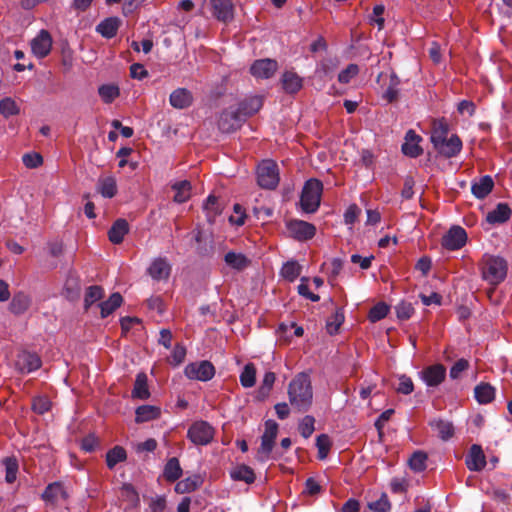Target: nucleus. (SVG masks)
Masks as SVG:
<instances>
[{"mask_svg": "<svg viewBox=\"0 0 512 512\" xmlns=\"http://www.w3.org/2000/svg\"><path fill=\"white\" fill-rule=\"evenodd\" d=\"M203 208L206 211L208 220L210 222L214 221L215 217L221 213L217 197H215L214 195L208 196L203 205Z\"/></svg>", "mask_w": 512, "mask_h": 512, "instance_id": "nucleus-48", "label": "nucleus"}, {"mask_svg": "<svg viewBox=\"0 0 512 512\" xmlns=\"http://www.w3.org/2000/svg\"><path fill=\"white\" fill-rule=\"evenodd\" d=\"M182 475L180 462L176 457L170 458L165 464L163 476L169 482L178 480Z\"/></svg>", "mask_w": 512, "mask_h": 512, "instance_id": "nucleus-34", "label": "nucleus"}, {"mask_svg": "<svg viewBox=\"0 0 512 512\" xmlns=\"http://www.w3.org/2000/svg\"><path fill=\"white\" fill-rule=\"evenodd\" d=\"M314 424H315V419L313 416H310V415H306L299 423V432L300 434L302 435V437L304 438H309L315 428H314Z\"/></svg>", "mask_w": 512, "mask_h": 512, "instance_id": "nucleus-53", "label": "nucleus"}, {"mask_svg": "<svg viewBox=\"0 0 512 512\" xmlns=\"http://www.w3.org/2000/svg\"><path fill=\"white\" fill-rule=\"evenodd\" d=\"M119 23L117 17L106 18L97 25L96 31L105 38H112L117 34Z\"/></svg>", "mask_w": 512, "mask_h": 512, "instance_id": "nucleus-30", "label": "nucleus"}, {"mask_svg": "<svg viewBox=\"0 0 512 512\" xmlns=\"http://www.w3.org/2000/svg\"><path fill=\"white\" fill-rule=\"evenodd\" d=\"M98 191L105 198H112L117 193V184L114 177L109 176L99 180Z\"/></svg>", "mask_w": 512, "mask_h": 512, "instance_id": "nucleus-39", "label": "nucleus"}, {"mask_svg": "<svg viewBox=\"0 0 512 512\" xmlns=\"http://www.w3.org/2000/svg\"><path fill=\"white\" fill-rule=\"evenodd\" d=\"M457 110L460 114H467L468 116H473L476 111V106L472 101L462 100L459 102L457 106Z\"/></svg>", "mask_w": 512, "mask_h": 512, "instance_id": "nucleus-63", "label": "nucleus"}, {"mask_svg": "<svg viewBox=\"0 0 512 512\" xmlns=\"http://www.w3.org/2000/svg\"><path fill=\"white\" fill-rule=\"evenodd\" d=\"M359 73V67L357 64H349L338 74V81L341 84H348L355 76Z\"/></svg>", "mask_w": 512, "mask_h": 512, "instance_id": "nucleus-54", "label": "nucleus"}, {"mask_svg": "<svg viewBox=\"0 0 512 512\" xmlns=\"http://www.w3.org/2000/svg\"><path fill=\"white\" fill-rule=\"evenodd\" d=\"M132 396L141 400L147 399L150 396L145 373H139L136 376Z\"/></svg>", "mask_w": 512, "mask_h": 512, "instance_id": "nucleus-35", "label": "nucleus"}, {"mask_svg": "<svg viewBox=\"0 0 512 512\" xmlns=\"http://www.w3.org/2000/svg\"><path fill=\"white\" fill-rule=\"evenodd\" d=\"M52 47V38L47 30H41L31 41V50L38 58L46 57Z\"/></svg>", "mask_w": 512, "mask_h": 512, "instance_id": "nucleus-14", "label": "nucleus"}, {"mask_svg": "<svg viewBox=\"0 0 512 512\" xmlns=\"http://www.w3.org/2000/svg\"><path fill=\"white\" fill-rule=\"evenodd\" d=\"M298 293L312 302L320 300V297L317 294L310 292L308 285L305 283V278H302L301 283L298 285Z\"/></svg>", "mask_w": 512, "mask_h": 512, "instance_id": "nucleus-62", "label": "nucleus"}, {"mask_svg": "<svg viewBox=\"0 0 512 512\" xmlns=\"http://www.w3.org/2000/svg\"><path fill=\"white\" fill-rule=\"evenodd\" d=\"M31 302V297L28 294L20 291L14 294L10 302L9 309L13 314L20 315L29 309Z\"/></svg>", "mask_w": 512, "mask_h": 512, "instance_id": "nucleus-24", "label": "nucleus"}, {"mask_svg": "<svg viewBox=\"0 0 512 512\" xmlns=\"http://www.w3.org/2000/svg\"><path fill=\"white\" fill-rule=\"evenodd\" d=\"M434 148L445 158H453L461 152L462 141L454 134L449 139H445L442 144H437Z\"/></svg>", "mask_w": 512, "mask_h": 512, "instance_id": "nucleus-17", "label": "nucleus"}, {"mask_svg": "<svg viewBox=\"0 0 512 512\" xmlns=\"http://www.w3.org/2000/svg\"><path fill=\"white\" fill-rule=\"evenodd\" d=\"M426 461V453L415 451L409 458V466L414 472H422L426 469Z\"/></svg>", "mask_w": 512, "mask_h": 512, "instance_id": "nucleus-45", "label": "nucleus"}, {"mask_svg": "<svg viewBox=\"0 0 512 512\" xmlns=\"http://www.w3.org/2000/svg\"><path fill=\"white\" fill-rule=\"evenodd\" d=\"M184 373L189 379L208 381L213 378L215 368L209 361L204 360L188 364Z\"/></svg>", "mask_w": 512, "mask_h": 512, "instance_id": "nucleus-8", "label": "nucleus"}, {"mask_svg": "<svg viewBox=\"0 0 512 512\" xmlns=\"http://www.w3.org/2000/svg\"><path fill=\"white\" fill-rule=\"evenodd\" d=\"M250 113L242 103L238 107H229L219 116L218 127L224 133H230L238 129Z\"/></svg>", "mask_w": 512, "mask_h": 512, "instance_id": "nucleus-4", "label": "nucleus"}, {"mask_svg": "<svg viewBox=\"0 0 512 512\" xmlns=\"http://www.w3.org/2000/svg\"><path fill=\"white\" fill-rule=\"evenodd\" d=\"M467 242V233L458 225L452 226L442 238V246L450 251L461 249Z\"/></svg>", "mask_w": 512, "mask_h": 512, "instance_id": "nucleus-9", "label": "nucleus"}, {"mask_svg": "<svg viewBox=\"0 0 512 512\" xmlns=\"http://www.w3.org/2000/svg\"><path fill=\"white\" fill-rule=\"evenodd\" d=\"M276 375L272 371H266L263 375L261 386L258 387V401L266 399L273 388Z\"/></svg>", "mask_w": 512, "mask_h": 512, "instance_id": "nucleus-38", "label": "nucleus"}, {"mask_svg": "<svg viewBox=\"0 0 512 512\" xmlns=\"http://www.w3.org/2000/svg\"><path fill=\"white\" fill-rule=\"evenodd\" d=\"M287 228L293 238L299 241L312 239L316 234L315 226L303 220H291Z\"/></svg>", "mask_w": 512, "mask_h": 512, "instance_id": "nucleus-12", "label": "nucleus"}, {"mask_svg": "<svg viewBox=\"0 0 512 512\" xmlns=\"http://www.w3.org/2000/svg\"><path fill=\"white\" fill-rule=\"evenodd\" d=\"M213 16L222 22H229L234 17L232 0H210Z\"/></svg>", "mask_w": 512, "mask_h": 512, "instance_id": "nucleus-15", "label": "nucleus"}, {"mask_svg": "<svg viewBox=\"0 0 512 512\" xmlns=\"http://www.w3.org/2000/svg\"><path fill=\"white\" fill-rule=\"evenodd\" d=\"M322 191L323 184L320 180L312 178L305 182L300 196V206L305 213H315L318 210Z\"/></svg>", "mask_w": 512, "mask_h": 512, "instance_id": "nucleus-3", "label": "nucleus"}, {"mask_svg": "<svg viewBox=\"0 0 512 512\" xmlns=\"http://www.w3.org/2000/svg\"><path fill=\"white\" fill-rule=\"evenodd\" d=\"M5 468H6V476L5 480L8 483H13L17 477L18 464L15 459L6 458L4 460Z\"/></svg>", "mask_w": 512, "mask_h": 512, "instance_id": "nucleus-55", "label": "nucleus"}, {"mask_svg": "<svg viewBox=\"0 0 512 512\" xmlns=\"http://www.w3.org/2000/svg\"><path fill=\"white\" fill-rule=\"evenodd\" d=\"M385 11V6L383 4H377L373 7L372 14L369 16V22L371 24H376L378 30H382L384 28L385 19L383 18V14Z\"/></svg>", "mask_w": 512, "mask_h": 512, "instance_id": "nucleus-51", "label": "nucleus"}, {"mask_svg": "<svg viewBox=\"0 0 512 512\" xmlns=\"http://www.w3.org/2000/svg\"><path fill=\"white\" fill-rule=\"evenodd\" d=\"M51 402L46 397H37L33 400L32 408L38 414H44L49 411Z\"/></svg>", "mask_w": 512, "mask_h": 512, "instance_id": "nucleus-60", "label": "nucleus"}, {"mask_svg": "<svg viewBox=\"0 0 512 512\" xmlns=\"http://www.w3.org/2000/svg\"><path fill=\"white\" fill-rule=\"evenodd\" d=\"M368 506L375 512H388L391 508L388 497L385 494H382L378 500L370 502Z\"/></svg>", "mask_w": 512, "mask_h": 512, "instance_id": "nucleus-58", "label": "nucleus"}, {"mask_svg": "<svg viewBox=\"0 0 512 512\" xmlns=\"http://www.w3.org/2000/svg\"><path fill=\"white\" fill-rule=\"evenodd\" d=\"M280 182V171L276 161L264 159L258 162V187L275 190Z\"/></svg>", "mask_w": 512, "mask_h": 512, "instance_id": "nucleus-5", "label": "nucleus"}, {"mask_svg": "<svg viewBox=\"0 0 512 512\" xmlns=\"http://www.w3.org/2000/svg\"><path fill=\"white\" fill-rule=\"evenodd\" d=\"M316 447L318 449V458L323 460L328 456L331 448V441L326 434H320L316 438Z\"/></svg>", "mask_w": 512, "mask_h": 512, "instance_id": "nucleus-50", "label": "nucleus"}, {"mask_svg": "<svg viewBox=\"0 0 512 512\" xmlns=\"http://www.w3.org/2000/svg\"><path fill=\"white\" fill-rule=\"evenodd\" d=\"M281 276L289 282L295 281L301 273V266L297 261L291 260L283 264Z\"/></svg>", "mask_w": 512, "mask_h": 512, "instance_id": "nucleus-41", "label": "nucleus"}, {"mask_svg": "<svg viewBox=\"0 0 512 512\" xmlns=\"http://www.w3.org/2000/svg\"><path fill=\"white\" fill-rule=\"evenodd\" d=\"M169 102L176 109H185L192 104L193 96L189 90L178 88L170 94Z\"/></svg>", "mask_w": 512, "mask_h": 512, "instance_id": "nucleus-20", "label": "nucleus"}, {"mask_svg": "<svg viewBox=\"0 0 512 512\" xmlns=\"http://www.w3.org/2000/svg\"><path fill=\"white\" fill-rule=\"evenodd\" d=\"M256 381V370L253 363H249L245 366L243 372L240 375V382L244 387H252Z\"/></svg>", "mask_w": 512, "mask_h": 512, "instance_id": "nucleus-49", "label": "nucleus"}, {"mask_svg": "<svg viewBox=\"0 0 512 512\" xmlns=\"http://www.w3.org/2000/svg\"><path fill=\"white\" fill-rule=\"evenodd\" d=\"M127 453L121 446H115L106 454V464L109 469H113L118 463L125 461Z\"/></svg>", "mask_w": 512, "mask_h": 512, "instance_id": "nucleus-40", "label": "nucleus"}, {"mask_svg": "<svg viewBox=\"0 0 512 512\" xmlns=\"http://www.w3.org/2000/svg\"><path fill=\"white\" fill-rule=\"evenodd\" d=\"M98 93L103 102L111 103L119 96L120 90L114 84H104L99 87Z\"/></svg>", "mask_w": 512, "mask_h": 512, "instance_id": "nucleus-44", "label": "nucleus"}, {"mask_svg": "<svg viewBox=\"0 0 512 512\" xmlns=\"http://www.w3.org/2000/svg\"><path fill=\"white\" fill-rule=\"evenodd\" d=\"M282 87L286 93H297L303 86L302 78L295 72L285 71L281 77Z\"/></svg>", "mask_w": 512, "mask_h": 512, "instance_id": "nucleus-22", "label": "nucleus"}, {"mask_svg": "<svg viewBox=\"0 0 512 512\" xmlns=\"http://www.w3.org/2000/svg\"><path fill=\"white\" fill-rule=\"evenodd\" d=\"M278 433V424L274 420L265 422V431L261 437V445L258 453L261 452L266 457L277 459L282 456V452L278 449L274 450V442Z\"/></svg>", "mask_w": 512, "mask_h": 512, "instance_id": "nucleus-7", "label": "nucleus"}, {"mask_svg": "<svg viewBox=\"0 0 512 512\" xmlns=\"http://www.w3.org/2000/svg\"><path fill=\"white\" fill-rule=\"evenodd\" d=\"M512 215V210L507 203H498L495 209L488 212L486 215V221L489 224H503L507 222Z\"/></svg>", "mask_w": 512, "mask_h": 512, "instance_id": "nucleus-19", "label": "nucleus"}, {"mask_svg": "<svg viewBox=\"0 0 512 512\" xmlns=\"http://www.w3.org/2000/svg\"><path fill=\"white\" fill-rule=\"evenodd\" d=\"M129 232V224L125 219H117L108 231L109 240L113 244L123 242L125 235Z\"/></svg>", "mask_w": 512, "mask_h": 512, "instance_id": "nucleus-23", "label": "nucleus"}, {"mask_svg": "<svg viewBox=\"0 0 512 512\" xmlns=\"http://www.w3.org/2000/svg\"><path fill=\"white\" fill-rule=\"evenodd\" d=\"M469 367V363L466 359L461 358L457 360L453 366L450 368L449 375L451 379H458L462 372H464Z\"/></svg>", "mask_w": 512, "mask_h": 512, "instance_id": "nucleus-59", "label": "nucleus"}, {"mask_svg": "<svg viewBox=\"0 0 512 512\" xmlns=\"http://www.w3.org/2000/svg\"><path fill=\"white\" fill-rule=\"evenodd\" d=\"M474 396L478 403L488 404L495 398V388L488 383H480L474 388Z\"/></svg>", "mask_w": 512, "mask_h": 512, "instance_id": "nucleus-31", "label": "nucleus"}, {"mask_svg": "<svg viewBox=\"0 0 512 512\" xmlns=\"http://www.w3.org/2000/svg\"><path fill=\"white\" fill-rule=\"evenodd\" d=\"M398 379L399 384L398 387L396 388L397 392L403 395L411 394L414 390V384L412 379L405 374L400 375Z\"/></svg>", "mask_w": 512, "mask_h": 512, "instance_id": "nucleus-57", "label": "nucleus"}, {"mask_svg": "<svg viewBox=\"0 0 512 512\" xmlns=\"http://www.w3.org/2000/svg\"><path fill=\"white\" fill-rule=\"evenodd\" d=\"M171 188L176 192L174 201L176 203H184L191 197V183L188 180L177 181L171 185Z\"/></svg>", "mask_w": 512, "mask_h": 512, "instance_id": "nucleus-32", "label": "nucleus"}, {"mask_svg": "<svg viewBox=\"0 0 512 512\" xmlns=\"http://www.w3.org/2000/svg\"><path fill=\"white\" fill-rule=\"evenodd\" d=\"M396 316L400 320H408L414 313V307L410 302L401 301L395 306Z\"/></svg>", "mask_w": 512, "mask_h": 512, "instance_id": "nucleus-52", "label": "nucleus"}, {"mask_svg": "<svg viewBox=\"0 0 512 512\" xmlns=\"http://www.w3.org/2000/svg\"><path fill=\"white\" fill-rule=\"evenodd\" d=\"M388 312L389 306L384 302H379L370 309L368 317L372 323H376L384 319Z\"/></svg>", "mask_w": 512, "mask_h": 512, "instance_id": "nucleus-46", "label": "nucleus"}, {"mask_svg": "<svg viewBox=\"0 0 512 512\" xmlns=\"http://www.w3.org/2000/svg\"><path fill=\"white\" fill-rule=\"evenodd\" d=\"M419 377L428 387H437L445 380L446 368L442 364H433L421 370Z\"/></svg>", "mask_w": 512, "mask_h": 512, "instance_id": "nucleus-11", "label": "nucleus"}, {"mask_svg": "<svg viewBox=\"0 0 512 512\" xmlns=\"http://www.w3.org/2000/svg\"><path fill=\"white\" fill-rule=\"evenodd\" d=\"M278 69V63L274 59L265 58L258 60V78L268 79Z\"/></svg>", "mask_w": 512, "mask_h": 512, "instance_id": "nucleus-37", "label": "nucleus"}, {"mask_svg": "<svg viewBox=\"0 0 512 512\" xmlns=\"http://www.w3.org/2000/svg\"><path fill=\"white\" fill-rule=\"evenodd\" d=\"M135 414V421L137 423H143L159 418L161 410L154 405H142L136 409Z\"/></svg>", "mask_w": 512, "mask_h": 512, "instance_id": "nucleus-27", "label": "nucleus"}, {"mask_svg": "<svg viewBox=\"0 0 512 512\" xmlns=\"http://www.w3.org/2000/svg\"><path fill=\"white\" fill-rule=\"evenodd\" d=\"M201 484V477L199 475H193L191 477H187L186 479L179 481L175 486V490L177 493L181 494L190 493L196 490Z\"/></svg>", "mask_w": 512, "mask_h": 512, "instance_id": "nucleus-36", "label": "nucleus"}, {"mask_svg": "<svg viewBox=\"0 0 512 512\" xmlns=\"http://www.w3.org/2000/svg\"><path fill=\"white\" fill-rule=\"evenodd\" d=\"M22 161L27 168H37L42 164L43 159L40 154L27 153L23 155Z\"/></svg>", "mask_w": 512, "mask_h": 512, "instance_id": "nucleus-61", "label": "nucleus"}, {"mask_svg": "<svg viewBox=\"0 0 512 512\" xmlns=\"http://www.w3.org/2000/svg\"><path fill=\"white\" fill-rule=\"evenodd\" d=\"M288 397L291 406L299 412L307 411L313 401V389L309 373H298L289 383Z\"/></svg>", "mask_w": 512, "mask_h": 512, "instance_id": "nucleus-1", "label": "nucleus"}, {"mask_svg": "<svg viewBox=\"0 0 512 512\" xmlns=\"http://www.w3.org/2000/svg\"><path fill=\"white\" fill-rule=\"evenodd\" d=\"M130 75L134 79L142 80L147 77L148 72L140 63H134L130 67Z\"/></svg>", "mask_w": 512, "mask_h": 512, "instance_id": "nucleus-64", "label": "nucleus"}, {"mask_svg": "<svg viewBox=\"0 0 512 512\" xmlns=\"http://www.w3.org/2000/svg\"><path fill=\"white\" fill-rule=\"evenodd\" d=\"M215 429L207 421L198 420L191 424L187 431V438L195 445L205 446L212 442Z\"/></svg>", "mask_w": 512, "mask_h": 512, "instance_id": "nucleus-6", "label": "nucleus"}, {"mask_svg": "<svg viewBox=\"0 0 512 512\" xmlns=\"http://www.w3.org/2000/svg\"><path fill=\"white\" fill-rule=\"evenodd\" d=\"M465 464L467 468L472 472H480L485 468L487 461L483 449L480 445L473 444L470 447L469 452L465 458Z\"/></svg>", "mask_w": 512, "mask_h": 512, "instance_id": "nucleus-13", "label": "nucleus"}, {"mask_svg": "<svg viewBox=\"0 0 512 512\" xmlns=\"http://www.w3.org/2000/svg\"><path fill=\"white\" fill-rule=\"evenodd\" d=\"M482 279L489 285L497 286L502 283L508 271L507 261L501 256L484 254L480 263Z\"/></svg>", "mask_w": 512, "mask_h": 512, "instance_id": "nucleus-2", "label": "nucleus"}, {"mask_svg": "<svg viewBox=\"0 0 512 512\" xmlns=\"http://www.w3.org/2000/svg\"><path fill=\"white\" fill-rule=\"evenodd\" d=\"M230 476L234 481H243L247 484L253 483L255 480V473L253 469L247 465H236L230 470Z\"/></svg>", "mask_w": 512, "mask_h": 512, "instance_id": "nucleus-28", "label": "nucleus"}, {"mask_svg": "<svg viewBox=\"0 0 512 512\" xmlns=\"http://www.w3.org/2000/svg\"><path fill=\"white\" fill-rule=\"evenodd\" d=\"M104 296V290L101 286H89L84 297V308L88 310L94 303L101 300Z\"/></svg>", "mask_w": 512, "mask_h": 512, "instance_id": "nucleus-42", "label": "nucleus"}, {"mask_svg": "<svg viewBox=\"0 0 512 512\" xmlns=\"http://www.w3.org/2000/svg\"><path fill=\"white\" fill-rule=\"evenodd\" d=\"M404 140L401 150L405 156L417 158L423 153V149L419 145L422 138L414 130H408Z\"/></svg>", "mask_w": 512, "mask_h": 512, "instance_id": "nucleus-16", "label": "nucleus"}, {"mask_svg": "<svg viewBox=\"0 0 512 512\" xmlns=\"http://www.w3.org/2000/svg\"><path fill=\"white\" fill-rule=\"evenodd\" d=\"M431 426L434 427L442 440H449L454 433L453 424L449 421H445L442 419H437L431 422Z\"/></svg>", "mask_w": 512, "mask_h": 512, "instance_id": "nucleus-43", "label": "nucleus"}, {"mask_svg": "<svg viewBox=\"0 0 512 512\" xmlns=\"http://www.w3.org/2000/svg\"><path fill=\"white\" fill-rule=\"evenodd\" d=\"M59 496L63 499L68 497L67 492L59 482L49 484L42 493V499L50 504H55Z\"/></svg>", "mask_w": 512, "mask_h": 512, "instance_id": "nucleus-26", "label": "nucleus"}, {"mask_svg": "<svg viewBox=\"0 0 512 512\" xmlns=\"http://www.w3.org/2000/svg\"><path fill=\"white\" fill-rule=\"evenodd\" d=\"M449 132V125L447 121L442 118L435 120L433 122L432 132H431V143L433 147L437 146V144H442L445 139H447V135Z\"/></svg>", "mask_w": 512, "mask_h": 512, "instance_id": "nucleus-25", "label": "nucleus"}, {"mask_svg": "<svg viewBox=\"0 0 512 512\" xmlns=\"http://www.w3.org/2000/svg\"><path fill=\"white\" fill-rule=\"evenodd\" d=\"M494 181L490 175L482 176L478 181L472 182L471 192L477 199H484L493 189Z\"/></svg>", "mask_w": 512, "mask_h": 512, "instance_id": "nucleus-21", "label": "nucleus"}, {"mask_svg": "<svg viewBox=\"0 0 512 512\" xmlns=\"http://www.w3.org/2000/svg\"><path fill=\"white\" fill-rule=\"evenodd\" d=\"M42 365L41 358L36 353L21 351L17 354L15 368L22 374L38 370Z\"/></svg>", "mask_w": 512, "mask_h": 512, "instance_id": "nucleus-10", "label": "nucleus"}, {"mask_svg": "<svg viewBox=\"0 0 512 512\" xmlns=\"http://www.w3.org/2000/svg\"><path fill=\"white\" fill-rule=\"evenodd\" d=\"M171 266L165 258H156L147 269L149 276L156 281L168 279Z\"/></svg>", "mask_w": 512, "mask_h": 512, "instance_id": "nucleus-18", "label": "nucleus"}, {"mask_svg": "<svg viewBox=\"0 0 512 512\" xmlns=\"http://www.w3.org/2000/svg\"><path fill=\"white\" fill-rule=\"evenodd\" d=\"M224 261L229 267L238 271H242L251 265V260L244 254L233 251L226 253Z\"/></svg>", "mask_w": 512, "mask_h": 512, "instance_id": "nucleus-29", "label": "nucleus"}, {"mask_svg": "<svg viewBox=\"0 0 512 512\" xmlns=\"http://www.w3.org/2000/svg\"><path fill=\"white\" fill-rule=\"evenodd\" d=\"M245 219V209L240 204H235L233 207V214L229 217V222L232 225L242 226L245 223Z\"/></svg>", "mask_w": 512, "mask_h": 512, "instance_id": "nucleus-56", "label": "nucleus"}, {"mask_svg": "<svg viewBox=\"0 0 512 512\" xmlns=\"http://www.w3.org/2000/svg\"><path fill=\"white\" fill-rule=\"evenodd\" d=\"M19 112H20L19 107L12 98L6 97V98L0 100V113L5 118L17 115V114H19Z\"/></svg>", "mask_w": 512, "mask_h": 512, "instance_id": "nucleus-47", "label": "nucleus"}, {"mask_svg": "<svg viewBox=\"0 0 512 512\" xmlns=\"http://www.w3.org/2000/svg\"><path fill=\"white\" fill-rule=\"evenodd\" d=\"M123 302V298L120 293H113L108 300L101 302L98 306L101 310V317L106 318L112 314Z\"/></svg>", "mask_w": 512, "mask_h": 512, "instance_id": "nucleus-33", "label": "nucleus"}]
</instances>
